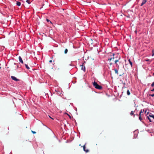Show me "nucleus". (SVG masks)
Wrapping results in <instances>:
<instances>
[{
    "label": "nucleus",
    "instance_id": "412c9836",
    "mask_svg": "<svg viewBox=\"0 0 154 154\" xmlns=\"http://www.w3.org/2000/svg\"><path fill=\"white\" fill-rule=\"evenodd\" d=\"M26 2L28 4H30V1L29 0H27Z\"/></svg>",
    "mask_w": 154,
    "mask_h": 154
},
{
    "label": "nucleus",
    "instance_id": "cd10ccee",
    "mask_svg": "<svg viewBox=\"0 0 154 154\" xmlns=\"http://www.w3.org/2000/svg\"><path fill=\"white\" fill-rule=\"evenodd\" d=\"M151 91H154V88L153 89H152V90H151Z\"/></svg>",
    "mask_w": 154,
    "mask_h": 154
},
{
    "label": "nucleus",
    "instance_id": "6ab92c4d",
    "mask_svg": "<svg viewBox=\"0 0 154 154\" xmlns=\"http://www.w3.org/2000/svg\"><path fill=\"white\" fill-rule=\"evenodd\" d=\"M147 119L148 120H149V122H152L151 119L148 116H147Z\"/></svg>",
    "mask_w": 154,
    "mask_h": 154
},
{
    "label": "nucleus",
    "instance_id": "b1692460",
    "mask_svg": "<svg viewBox=\"0 0 154 154\" xmlns=\"http://www.w3.org/2000/svg\"><path fill=\"white\" fill-rule=\"evenodd\" d=\"M149 95L151 96H152V97H154V94H150Z\"/></svg>",
    "mask_w": 154,
    "mask_h": 154
},
{
    "label": "nucleus",
    "instance_id": "bb28decb",
    "mask_svg": "<svg viewBox=\"0 0 154 154\" xmlns=\"http://www.w3.org/2000/svg\"><path fill=\"white\" fill-rule=\"evenodd\" d=\"M49 62L50 63H51L52 62V60H49Z\"/></svg>",
    "mask_w": 154,
    "mask_h": 154
},
{
    "label": "nucleus",
    "instance_id": "4be33fe9",
    "mask_svg": "<svg viewBox=\"0 0 154 154\" xmlns=\"http://www.w3.org/2000/svg\"><path fill=\"white\" fill-rule=\"evenodd\" d=\"M145 61L146 62L150 61V62H151V61H150V60L149 59H145Z\"/></svg>",
    "mask_w": 154,
    "mask_h": 154
},
{
    "label": "nucleus",
    "instance_id": "20e7f679",
    "mask_svg": "<svg viewBox=\"0 0 154 154\" xmlns=\"http://www.w3.org/2000/svg\"><path fill=\"white\" fill-rule=\"evenodd\" d=\"M86 144V143L85 144L82 146L83 149V150L85 152H89V150L88 149H85V145Z\"/></svg>",
    "mask_w": 154,
    "mask_h": 154
},
{
    "label": "nucleus",
    "instance_id": "2eb2a0df",
    "mask_svg": "<svg viewBox=\"0 0 154 154\" xmlns=\"http://www.w3.org/2000/svg\"><path fill=\"white\" fill-rule=\"evenodd\" d=\"M149 116L150 117H152L154 119V115L152 114H150L149 115Z\"/></svg>",
    "mask_w": 154,
    "mask_h": 154
},
{
    "label": "nucleus",
    "instance_id": "473e14b6",
    "mask_svg": "<svg viewBox=\"0 0 154 154\" xmlns=\"http://www.w3.org/2000/svg\"><path fill=\"white\" fill-rule=\"evenodd\" d=\"M14 64L16 65V63H14Z\"/></svg>",
    "mask_w": 154,
    "mask_h": 154
},
{
    "label": "nucleus",
    "instance_id": "dca6fc26",
    "mask_svg": "<svg viewBox=\"0 0 154 154\" xmlns=\"http://www.w3.org/2000/svg\"><path fill=\"white\" fill-rule=\"evenodd\" d=\"M46 21L48 22H49L50 23H51L52 25H53V23H52V22L48 19H46Z\"/></svg>",
    "mask_w": 154,
    "mask_h": 154
},
{
    "label": "nucleus",
    "instance_id": "393cba45",
    "mask_svg": "<svg viewBox=\"0 0 154 154\" xmlns=\"http://www.w3.org/2000/svg\"><path fill=\"white\" fill-rule=\"evenodd\" d=\"M32 133L33 134H35L36 133V132L35 131H32Z\"/></svg>",
    "mask_w": 154,
    "mask_h": 154
},
{
    "label": "nucleus",
    "instance_id": "aec40b11",
    "mask_svg": "<svg viewBox=\"0 0 154 154\" xmlns=\"http://www.w3.org/2000/svg\"><path fill=\"white\" fill-rule=\"evenodd\" d=\"M129 63L131 65V67H132V63L131 61H130V62H129Z\"/></svg>",
    "mask_w": 154,
    "mask_h": 154
},
{
    "label": "nucleus",
    "instance_id": "0eeeda50",
    "mask_svg": "<svg viewBox=\"0 0 154 154\" xmlns=\"http://www.w3.org/2000/svg\"><path fill=\"white\" fill-rule=\"evenodd\" d=\"M147 0H143L142 1V2L140 5V6H143V5L145 4L146 3V2Z\"/></svg>",
    "mask_w": 154,
    "mask_h": 154
},
{
    "label": "nucleus",
    "instance_id": "6e6552de",
    "mask_svg": "<svg viewBox=\"0 0 154 154\" xmlns=\"http://www.w3.org/2000/svg\"><path fill=\"white\" fill-rule=\"evenodd\" d=\"M82 66L81 69L82 70H83L84 71H85V66H83V65H82L81 66Z\"/></svg>",
    "mask_w": 154,
    "mask_h": 154
},
{
    "label": "nucleus",
    "instance_id": "423d86ee",
    "mask_svg": "<svg viewBox=\"0 0 154 154\" xmlns=\"http://www.w3.org/2000/svg\"><path fill=\"white\" fill-rule=\"evenodd\" d=\"M19 61L22 63L23 64V61L21 57L20 56L19 57Z\"/></svg>",
    "mask_w": 154,
    "mask_h": 154
},
{
    "label": "nucleus",
    "instance_id": "39448f33",
    "mask_svg": "<svg viewBox=\"0 0 154 154\" xmlns=\"http://www.w3.org/2000/svg\"><path fill=\"white\" fill-rule=\"evenodd\" d=\"M115 55V54L114 53H112V56H113V57H112L111 58L109 57L108 59V60L111 61L112 59H114L115 57H114ZM112 56V55L111 56Z\"/></svg>",
    "mask_w": 154,
    "mask_h": 154
},
{
    "label": "nucleus",
    "instance_id": "f704fd0d",
    "mask_svg": "<svg viewBox=\"0 0 154 154\" xmlns=\"http://www.w3.org/2000/svg\"><path fill=\"white\" fill-rule=\"evenodd\" d=\"M148 64H150V63H148Z\"/></svg>",
    "mask_w": 154,
    "mask_h": 154
},
{
    "label": "nucleus",
    "instance_id": "f03ea898",
    "mask_svg": "<svg viewBox=\"0 0 154 154\" xmlns=\"http://www.w3.org/2000/svg\"><path fill=\"white\" fill-rule=\"evenodd\" d=\"M93 84L94 87L97 89L100 90L102 88V87L101 86L99 85L97 82L95 81L93 83Z\"/></svg>",
    "mask_w": 154,
    "mask_h": 154
},
{
    "label": "nucleus",
    "instance_id": "f8f14e48",
    "mask_svg": "<svg viewBox=\"0 0 154 154\" xmlns=\"http://www.w3.org/2000/svg\"><path fill=\"white\" fill-rule=\"evenodd\" d=\"M25 66L26 69H30V68L29 67L28 65L26 64H25Z\"/></svg>",
    "mask_w": 154,
    "mask_h": 154
},
{
    "label": "nucleus",
    "instance_id": "2f4dec72",
    "mask_svg": "<svg viewBox=\"0 0 154 154\" xmlns=\"http://www.w3.org/2000/svg\"><path fill=\"white\" fill-rule=\"evenodd\" d=\"M112 64V63H111L110 64H109V65L110 66Z\"/></svg>",
    "mask_w": 154,
    "mask_h": 154
},
{
    "label": "nucleus",
    "instance_id": "5701e85b",
    "mask_svg": "<svg viewBox=\"0 0 154 154\" xmlns=\"http://www.w3.org/2000/svg\"><path fill=\"white\" fill-rule=\"evenodd\" d=\"M151 86L152 87H153L154 86V82H153L151 84Z\"/></svg>",
    "mask_w": 154,
    "mask_h": 154
},
{
    "label": "nucleus",
    "instance_id": "9b49d317",
    "mask_svg": "<svg viewBox=\"0 0 154 154\" xmlns=\"http://www.w3.org/2000/svg\"><path fill=\"white\" fill-rule=\"evenodd\" d=\"M137 109H135V111L134 112L133 111H131L130 113V114L131 115V116L134 115V112H135V111L137 110Z\"/></svg>",
    "mask_w": 154,
    "mask_h": 154
},
{
    "label": "nucleus",
    "instance_id": "f257e3e1",
    "mask_svg": "<svg viewBox=\"0 0 154 154\" xmlns=\"http://www.w3.org/2000/svg\"><path fill=\"white\" fill-rule=\"evenodd\" d=\"M121 57H119V59L117 60H115V63L116 64V67L117 68L114 69H113L115 71V73L117 75H118L119 72H118V70L119 68V65L117 63V62H119V60L120 59Z\"/></svg>",
    "mask_w": 154,
    "mask_h": 154
},
{
    "label": "nucleus",
    "instance_id": "a211bd4d",
    "mask_svg": "<svg viewBox=\"0 0 154 154\" xmlns=\"http://www.w3.org/2000/svg\"><path fill=\"white\" fill-rule=\"evenodd\" d=\"M143 112H144V110L141 109L140 111L139 115H141V113H143Z\"/></svg>",
    "mask_w": 154,
    "mask_h": 154
},
{
    "label": "nucleus",
    "instance_id": "72a5a7b5",
    "mask_svg": "<svg viewBox=\"0 0 154 154\" xmlns=\"http://www.w3.org/2000/svg\"><path fill=\"white\" fill-rule=\"evenodd\" d=\"M153 76H154V72L153 74Z\"/></svg>",
    "mask_w": 154,
    "mask_h": 154
},
{
    "label": "nucleus",
    "instance_id": "ddd939ff",
    "mask_svg": "<svg viewBox=\"0 0 154 154\" xmlns=\"http://www.w3.org/2000/svg\"><path fill=\"white\" fill-rule=\"evenodd\" d=\"M139 119L140 121H142V119L141 117V115H139Z\"/></svg>",
    "mask_w": 154,
    "mask_h": 154
},
{
    "label": "nucleus",
    "instance_id": "c9c22d12",
    "mask_svg": "<svg viewBox=\"0 0 154 154\" xmlns=\"http://www.w3.org/2000/svg\"><path fill=\"white\" fill-rule=\"evenodd\" d=\"M146 111H145V113H146Z\"/></svg>",
    "mask_w": 154,
    "mask_h": 154
},
{
    "label": "nucleus",
    "instance_id": "c85d7f7f",
    "mask_svg": "<svg viewBox=\"0 0 154 154\" xmlns=\"http://www.w3.org/2000/svg\"><path fill=\"white\" fill-rule=\"evenodd\" d=\"M49 117L51 119H52L53 120L54 119L51 118V116H49Z\"/></svg>",
    "mask_w": 154,
    "mask_h": 154
},
{
    "label": "nucleus",
    "instance_id": "7c9ffc66",
    "mask_svg": "<svg viewBox=\"0 0 154 154\" xmlns=\"http://www.w3.org/2000/svg\"><path fill=\"white\" fill-rule=\"evenodd\" d=\"M128 61L129 62H130V61H131V60H130V59H128Z\"/></svg>",
    "mask_w": 154,
    "mask_h": 154
},
{
    "label": "nucleus",
    "instance_id": "c756f323",
    "mask_svg": "<svg viewBox=\"0 0 154 154\" xmlns=\"http://www.w3.org/2000/svg\"><path fill=\"white\" fill-rule=\"evenodd\" d=\"M19 68V66L18 65H17V69Z\"/></svg>",
    "mask_w": 154,
    "mask_h": 154
},
{
    "label": "nucleus",
    "instance_id": "a878e982",
    "mask_svg": "<svg viewBox=\"0 0 154 154\" xmlns=\"http://www.w3.org/2000/svg\"><path fill=\"white\" fill-rule=\"evenodd\" d=\"M68 116H69V118H70V119H71V116L69 115L68 114Z\"/></svg>",
    "mask_w": 154,
    "mask_h": 154
},
{
    "label": "nucleus",
    "instance_id": "f3484780",
    "mask_svg": "<svg viewBox=\"0 0 154 154\" xmlns=\"http://www.w3.org/2000/svg\"><path fill=\"white\" fill-rule=\"evenodd\" d=\"M68 50L67 49H66L64 51V53L65 54H67L68 52Z\"/></svg>",
    "mask_w": 154,
    "mask_h": 154
},
{
    "label": "nucleus",
    "instance_id": "4468645a",
    "mask_svg": "<svg viewBox=\"0 0 154 154\" xmlns=\"http://www.w3.org/2000/svg\"><path fill=\"white\" fill-rule=\"evenodd\" d=\"M127 94L128 95H129L130 94V92L129 90H128L127 91Z\"/></svg>",
    "mask_w": 154,
    "mask_h": 154
},
{
    "label": "nucleus",
    "instance_id": "9d476101",
    "mask_svg": "<svg viewBox=\"0 0 154 154\" xmlns=\"http://www.w3.org/2000/svg\"><path fill=\"white\" fill-rule=\"evenodd\" d=\"M136 132V131H134V138H136V137L137 136V134H135V133Z\"/></svg>",
    "mask_w": 154,
    "mask_h": 154
},
{
    "label": "nucleus",
    "instance_id": "7ed1b4c3",
    "mask_svg": "<svg viewBox=\"0 0 154 154\" xmlns=\"http://www.w3.org/2000/svg\"><path fill=\"white\" fill-rule=\"evenodd\" d=\"M11 79L16 82H18L20 81V80L18 79H17L15 77L12 76H11Z\"/></svg>",
    "mask_w": 154,
    "mask_h": 154
},
{
    "label": "nucleus",
    "instance_id": "1a4fd4ad",
    "mask_svg": "<svg viewBox=\"0 0 154 154\" xmlns=\"http://www.w3.org/2000/svg\"><path fill=\"white\" fill-rule=\"evenodd\" d=\"M16 5L18 6H19L21 5V3L20 2H17Z\"/></svg>",
    "mask_w": 154,
    "mask_h": 154
},
{
    "label": "nucleus",
    "instance_id": "e433bc0d",
    "mask_svg": "<svg viewBox=\"0 0 154 154\" xmlns=\"http://www.w3.org/2000/svg\"><path fill=\"white\" fill-rule=\"evenodd\" d=\"M134 116H135V115H134Z\"/></svg>",
    "mask_w": 154,
    "mask_h": 154
}]
</instances>
